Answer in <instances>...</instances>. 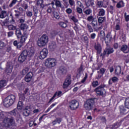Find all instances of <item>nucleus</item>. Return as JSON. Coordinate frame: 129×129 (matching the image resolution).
<instances>
[{"label":"nucleus","mask_w":129,"mask_h":129,"mask_svg":"<svg viewBox=\"0 0 129 129\" xmlns=\"http://www.w3.org/2000/svg\"><path fill=\"white\" fill-rule=\"evenodd\" d=\"M114 52V50H113V48L111 47H108L106 48L104 50V53L105 54H107V55H109V54H111Z\"/></svg>","instance_id":"nucleus-20"},{"label":"nucleus","mask_w":129,"mask_h":129,"mask_svg":"<svg viewBox=\"0 0 129 129\" xmlns=\"http://www.w3.org/2000/svg\"><path fill=\"white\" fill-rule=\"evenodd\" d=\"M106 85L103 84L98 86L94 89V92L96 93V96H101L105 97L106 96V91L105 90Z\"/></svg>","instance_id":"nucleus-3"},{"label":"nucleus","mask_w":129,"mask_h":129,"mask_svg":"<svg viewBox=\"0 0 129 129\" xmlns=\"http://www.w3.org/2000/svg\"><path fill=\"white\" fill-rule=\"evenodd\" d=\"M71 76H68L66 80H64V82L63 84V88H67L70 84H71Z\"/></svg>","instance_id":"nucleus-13"},{"label":"nucleus","mask_w":129,"mask_h":129,"mask_svg":"<svg viewBox=\"0 0 129 129\" xmlns=\"http://www.w3.org/2000/svg\"><path fill=\"white\" fill-rule=\"evenodd\" d=\"M48 55V49L46 48H43L40 52L39 59L43 60L47 57Z\"/></svg>","instance_id":"nucleus-10"},{"label":"nucleus","mask_w":129,"mask_h":129,"mask_svg":"<svg viewBox=\"0 0 129 129\" xmlns=\"http://www.w3.org/2000/svg\"><path fill=\"white\" fill-rule=\"evenodd\" d=\"M77 8H84V6H83V4H82V3L81 2H80V1H78L77 3Z\"/></svg>","instance_id":"nucleus-53"},{"label":"nucleus","mask_w":129,"mask_h":129,"mask_svg":"<svg viewBox=\"0 0 129 129\" xmlns=\"http://www.w3.org/2000/svg\"><path fill=\"white\" fill-rule=\"evenodd\" d=\"M105 20V17H99L98 19V22L99 24H102L103 21Z\"/></svg>","instance_id":"nucleus-49"},{"label":"nucleus","mask_w":129,"mask_h":129,"mask_svg":"<svg viewBox=\"0 0 129 129\" xmlns=\"http://www.w3.org/2000/svg\"><path fill=\"white\" fill-rule=\"evenodd\" d=\"M95 48L97 51L98 53L101 52V46L99 44L95 45Z\"/></svg>","instance_id":"nucleus-38"},{"label":"nucleus","mask_w":129,"mask_h":129,"mask_svg":"<svg viewBox=\"0 0 129 129\" xmlns=\"http://www.w3.org/2000/svg\"><path fill=\"white\" fill-rule=\"evenodd\" d=\"M8 29L9 31H15V30H16L17 29V26L13 24H11L8 26Z\"/></svg>","instance_id":"nucleus-35"},{"label":"nucleus","mask_w":129,"mask_h":129,"mask_svg":"<svg viewBox=\"0 0 129 129\" xmlns=\"http://www.w3.org/2000/svg\"><path fill=\"white\" fill-rule=\"evenodd\" d=\"M66 13L67 14H70L72 13V9L69 8L66 10Z\"/></svg>","instance_id":"nucleus-64"},{"label":"nucleus","mask_w":129,"mask_h":129,"mask_svg":"<svg viewBox=\"0 0 129 129\" xmlns=\"http://www.w3.org/2000/svg\"><path fill=\"white\" fill-rule=\"evenodd\" d=\"M16 30L15 34L17 38H21V37H22V32H21V30H20V28H17Z\"/></svg>","instance_id":"nucleus-34"},{"label":"nucleus","mask_w":129,"mask_h":129,"mask_svg":"<svg viewBox=\"0 0 129 129\" xmlns=\"http://www.w3.org/2000/svg\"><path fill=\"white\" fill-rule=\"evenodd\" d=\"M76 11H77V13H78V14H79V15H81V17L79 18H80V19H83V18H84V16L83 15V10H82V9H81V7H77L76 8Z\"/></svg>","instance_id":"nucleus-17"},{"label":"nucleus","mask_w":129,"mask_h":129,"mask_svg":"<svg viewBox=\"0 0 129 129\" xmlns=\"http://www.w3.org/2000/svg\"><path fill=\"white\" fill-rule=\"evenodd\" d=\"M124 18L126 22H128L129 21V15H126V13H124Z\"/></svg>","instance_id":"nucleus-62"},{"label":"nucleus","mask_w":129,"mask_h":129,"mask_svg":"<svg viewBox=\"0 0 129 129\" xmlns=\"http://www.w3.org/2000/svg\"><path fill=\"white\" fill-rule=\"evenodd\" d=\"M106 70L105 69L101 68V69H100L99 71L97 72V73H100L101 74L103 75V74H104V73H105Z\"/></svg>","instance_id":"nucleus-51"},{"label":"nucleus","mask_w":129,"mask_h":129,"mask_svg":"<svg viewBox=\"0 0 129 129\" xmlns=\"http://www.w3.org/2000/svg\"><path fill=\"white\" fill-rule=\"evenodd\" d=\"M105 36V33H104V32L101 31L100 33V37L101 39H103L104 37Z\"/></svg>","instance_id":"nucleus-57"},{"label":"nucleus","mask_w":129,"mask_h":129,"mask_svg":"<svg viewBox=\"0 0 129 129\" xmlns=\"http://www.w3.org/2000/svg\"><path fill=\"white\" fill-rule=\"evenodd\" d=\"M31 114L30 109H27V107H25V109L23 110V115L24 116H29Z\"/></svg>","instance_id":"nucleus-22"},{"label":"nucleus","mask_w":129,"mask_h":129,"mask_svg":"<svg viewBox=\"0 0 129 129\" xmlns=\"http://www.w3.org/2000/svg\"><path fill=\"white\" fill-rule=\"evenodd\" d=\"M98 85H99V83L98 82V81H94L92 83V87H97Z\"/></svg>","instance_id":"nucleus-44"},{"label":"nucleus","mask_w":129,"mask_h":129,"mask_svg":"<svg viewBox=\"0 0 129 129\" xmlns=\"http://www.w3.org/2000/svg\"><path fill=\"white\" fill-rule=\"evenodd\" d=\"M7 86V81L6 80H2L0 81V89H2L3 87Z\"/></svg>","instance_id":"nucleus-32"},{"label":"nucleus","mask_w":129,"mask_h":129,"mask_svg":"<svg viewBox=\"0 0 129 129\" xmlns=\"http://www.w3.org/2000/svg\"><path fill=\"white\" fill-rule=\"evenodd\" d=\"M29 26L27 25V24H21L20 26L21 30H22L23 31H27V29H28Z\"/></svg>","instance_id":"nucleus-36"},{"label":"nucleus","mask_w":129,"mask_h":129,"mask_svg":"<svg viewBox=\"0 0 129 129\" xmlns=\"http://www.w3.org/2000/svg\"><path fill=\"white\" fill-rule=\"evenodd\" d=\"M9 18H7L4 21H1L0 24L4 27V26H8L9 24Z\"/></svg>","instance_id":"nucleus-31"},{"label":"nucleus","mask_w":129,"mask_h":129,"mask_svg":"<svg viewBox=\"0 0 129 129\" xmlns=\"http://www.w3.org/2000/svg\"><path fill=\"white\" fill-rule=\"evenodd\" d=\"M16 101V96L15 95H9L5 98L4 101V105L5 107H10L15 103Z\"/></svg>","instance_id":"nucleus-4"},{"label":"nucleus","mask_w":129,"mask_h":129,"mask_svg":"<svg viewBox=\"0 0 129 129\" xmlns=\"http://www.w3.org/2000/svg\"><path fill=\"white\" fill-rule=\"evenodd\" d=\"M48 36L44 34L40 38L38 39L37 45L39 47H44L46 46L47 43H48Z\"/></svg>","instance_id":"nucleus-6"},{"label":"nucleus","mask_w":129,"mask_h":129,"mask_svg":"<svg viewBox=\"0 0 129 129\" xmlns=\"http://www.w3.org/2000/svg\"><path fill=\"white\" fill-rule=\"evenodd\" d=\"M104 15H105V10H104L103 9H99L98 16L99 17H103Z\"/></svg>","instance_id":"nucleus-29"},{"label":"nucleus","mask_w":129,"mask_h":129,"mask_svg":"<svg viewBox=\"0 0 129 129\" xmlns=\"http://www.w3.org/2000/svg\"><path fill=\"white\" fill-rule=\"evenodd\" d=\"M33 73L32 72H29L27 75L26 76L30 77L31 79L33 78Z\"/></svg>","instance_id":"nucleus-63"},{"label":"nucleus","mask_w":129,"mask_h":129,"mask_svg":"<svg viewBox=\"0 0 129 129\" xmlns=\"http://www.w3.org/2000/svg\"><path fill=\"white\" fill-rule=\"evenodd\" d=\"M118 78L117 77L114 76L112 77L109 79L108 81V85H112V83H117L118 82Z\"/></svg>","instance_id":"nucleus-16"},{"label":"nucleus","mask_w":129,"mask_h":129,"mask_svg":"<svg viewBox=\"0 0 129 129\" xmlns=\"http://www.w3.org/2000/svg\"><path fill=\"white\" fill-rule=\"evenodd\" d=\"M119 110L121 115H125L128 113V111L126 110V107L122 105L119 106Z\"/></svg>","instance_id":"nucleus-11"},{"label":"nucleus","mask_w":129,"mask_h":129,"mask_svg":"<svg viewBox=\"0 0 129 129\" xmlns=\"http://www.w3.org/2000/svg\"><path fill=\"white\" fill-rule=\"evenodd\" d=\"M57 60L54 58H48L45 60V65H56Z\"/></svg>","instance_id":"nucleus-9"},{"label":"nucleus","mask_w":129,"mask_h":129,"mask_svg":"<svg viewBox=\"0 0 129 129\" xmlns=\"http://www.w3.org/2000/svg\"><path fill=\"white\" fill-rule=\"evenodd\" d=\"M52 18L56 20H60V14L57 11H53L52 12Z\"/></svg>","instance_id":"nucleus-21"},{"label":"nucleus","mask_w":129,"mask_h":129,"mask_svg":"<svg viewBox=\"0 0 129 129\" xmlns=\"http://www.w3.org/2000/svg\"><path fill=\"white\" fill-rule=\"evenodd\" d=\"M25 80L26 82H27L28 83H29V82H30L31 80H32V79H31L30 77H29L26 75L25 77Z\"/></svg>","instance_id":"nucleus-54"},{"label":"nucleus","mask_w":129,"mask_h":129,"mask_svg":"<svg viewBox=\"0 0 129 129\" xmlns=\"http://www.w3.org/2000/svg\"><path fill=\"white\" fill-rule=\"evenodd\" d=\"M110 0H103V3L104 4V6H105V8H107V6H108V4L109 3Z\"/></svg>","instance_id":"nucleus-52"},{"label":"nucleus","mask_w":129,"mask_h":129,"mask_svg":"<svg viewBox=\"0 0 129 129\" xmlns=\"http://www.w3.org/2000/svg\"><path fill=\"white\" fill-rule=\"evenodd\" d=\"M115 73L116 75H120V74L121 73V66H118L116 67Z\"/></svg>","instance_id":"nucleus-23"},{"label":"nucleus","mask_w":129,"mask_h":129,"mask_svg":"<svg viewBox=\"0 0 129 129\" xmlns=\"http://www.w3.org/2000/svg\"><path fill=\"white\" fill-rule=\"evenodd\" d=\"M69 3L70 6H71L72 7H73V6L75 5V2L74 1V0H69Z\"/></svg>","instance_id":"nucleus-60"},{"label":"nucleus","mask_w":129,"mask_h":129,"mask_svg":"<svg viewBox=\"0 0 129 129\" xmlns=\"http://www.w3.org/2000/svg\"><path fill=\"white\" fill-rule=\"evenodd\" d=\"M91 25L94 30L95 31H96V30H101V29H102L101 27H98V23L97 22V20H96V19H95L91 22Z\"/></svg>","instance_id":"nucleus-15"},{"label":"nucleus","mask_w":129,"mask_h":129,"mask_svg":"<svg viewBox=\"0 0 129 129\" xmlns=\"http://www.w3.org/2000/svg\"><path fill=\"white\" fill-rule=\"evenodd\" d=\"M25 99H26V97H25V94H22L19 95V100L24 101Z\"/></svg>","instance_id":"nucleus-48"},{"label":"nucleus","mask_w":129,"mask_h":129,"mask_svg":"<svg viewBox=\"0 0 129 129\" xmlns=\"http://www.w3.org/2000/svg\"><path fill=\"white\" fill-rule=\"evenodd\" d=\"M13 70V66L7 65L5 69V73H7L8 75H10L9 73H11Z\"/></svg>","instance_id":"nucleus-18"},{"label":"nucleus","mask_w":129,"mask_h":129,"mask_svg":"<svg viewBox=\"0 0 129 129\" xmlns=\"http://www.w3.org/2000/svg\"><path fill=\"white\" fill-rule=\"evenodd\" d=\"M111 38V35H110L109 33L107 34L106 37L105 38V42L106 43H110Z\"/></svg>","instance_id":"nucleus-28"},{"label":"nucleus","mask_w":129,"mask_h":129,"mask_svg":"<svg viewBox=\"0 0 129 129\" xmlns=\"http://www.w3.org/2000/svg\"><path fill=\"white\" fill-rule=\"evenodd\" d=\"M58 32L57 31H53L51 32L50 35L52 37H55L56 35H57Z\"/></svg>","instance_id":"nucleus-58"},{"label":"nucleus","mask_w":129,"mask_h":129,"mask_svg":"<svg viewBox=\"0 0 129 129\" xmlns=\"http://www.w3.org/2000/svg\"><path fill=\"white\" fill-rule=\"evenodd\" d=\"M56 104H57V103H53L52 104H51L48 108L45 111V113H47L48 112H49V111H50V110H51V108H53V107H54V106H55V105H56Z\"/></svg>","instance_id":"nucleus-43"},{"label":"nucleus","mask_w":129,"mask_h":129,"mask_svg":"<svg viewBox=\"0 0 129 129\" xmlns=\"http://www.w3.org/2000/svg\"><path fill=\"white\" fill-rule=\"evenodd\" d=\"M30 70L29 68L26 67L22 71V75L24 76V75H26Z\"/></svg>","instance_id":"nucleus-39"},{"label":"nucleus","mask_w":129,"mask_h":129,"mask_svg":"<svg viewBox=\"0 0 129 129\" xmlns=\"http://www.w3.org/2000/svg\"><path fill=\"white\" fill-rule=\"evenodd\" d=\"M25 48L26 49L23 50L18 57V61L21 63H23V62L25 61L28 56V57H32V56L34 55L35 53L34 47L30 43L26 44Z\"/></svg>","instance_id":"nucleus-1"},{"label":"nucleus","mask_w":129,"mask_h":129,"mask_svg":"<svg viewBox=\"0 0 129 129\" xmlns=\"http://www.w3.org/2000/svg\"><path fill=\"white\" fill-rule=\"evenodd\" d=\"M87 74H85V77L82 79V80L81 81V83H84V82H85L86 81V79H87Z\"/></svg>","instance_id":"nucleus-59"},{"label":"nucleus","mask_w":129,"mask_h":129,"mask_svg":"<svg viewBox=\"0 0 129 129\" xmlns=\"http://www.w3.org/2000/svg\"><path fill=\"white\" fill-rule=\"evenodd\" d=\"M87 28L90 33H93V28H92V27H91V25H90L89 24H88L87 25Z\"/></svg>","instance_id":"nucleus-47"},{"label":"nucleus","mask_w":129,"mask_h":129,"mask_svg":"<svg viewBox=\"0 0 129 129\" xmlns=\"http://www.w3.org/2000/svg\"><path fill=\"white\" fill-rule=\"evenodd\" d=\"M57 96V92H55V93L53 94V96L49 99L48 103H51L52 101L54 100V98Z\"/></svg>","instance_id":"nucleus-50"},{"label":"nucleus","mask_w":129,"mask_h":129,"mask_svg":"<svg viewBox=\"0 0 129 129\" xmlns=\"http://www.w3.org/2000/svg\"><path fill=\"white\" fill-rule=\"evenodd\" d=\"M59 26L61 28H67V24L66 23L60 22L58 23Z\"/></svg>","instance_id":"nucleus-45"},{"label":"nucleus","mask_w":129,"mask_h":129,"mask_svg":"<svg viewBox=\"0 0 129 129\" xmlns=\"http://www.w3.org/2000/svg\"><path fill=\"white\" fill-rule=\"evenodd\" d=\"M8 16H9V14L6 11H2L0 14L1 19H5V18L8 17Z\"/></svg>","instance_id":"nucleus-25"},{"label":"nucleus","mask_w":129,"mask_h":129,"mask_svg":"<svg viewBox=\"0 0 129 129\" xmlns=\"http://www.w3.org/2000/svg\"><path fill=\"white\" fill-rule=\"evenodd\" d=\"M116 7L118 9H120V8H122V7H124V3L122 1H120L117 3Z\"/></svg>","instance_id":"nucleus-42"},{"label":"nucleus","mask_w":129,"mask_h":129,"mask_svg":"<svg viewBox=\"0 0 129 129\" xmlns=\"http://www.w3.org/2000/svg\"><path fill=\"white\" fill-rule=\"evenodd\" d=\"M62 121V120L61 119V118H56L55 119H54L52 121V123L53 125H55V124H57V123H58V124H60L61 123V122Z\"/></svg>","instance_id":"nucleus-30"},{"label":"nucleus","mask_w":129,"mask_h":129,"mask_svg":"<svg viewBox=\"0 0 129 129\" xmlns=\"http://www.w3.org/2000/svg\"><path fill=\"white\" fill-rule=\"evenodd\" d=\"M49 49H50V50H52V51H53V50H55V49L57 48V46L56 45V43L53 42L49 43Z\"/></svg>","instance_id":"nucleus-27"},{"label":"nucleus","mask_w":129,"mask_h":129,"mask_svg":"<svg viewBox=\"0 0 129 129\" xmlns=\"http://www.w3.org/2000/svg\"><path fill=\"white\" fill-rule=\"evenodd\" d=\"M26 15H27V17L31 18V17H32L33 16V13H32V12H31V11H27L26 12Z\"/></svg>","instance_id":"nucleus-56"},{"label":"nucleus","mask_w":129,"mask_h":129,"mask_svg":"<svg viewBox=\"0 0 129 129\" xmlns=\"http://www.w3.org/2000/svg\"><path fill=\"white\" fill-rule=\"evenodd\" d=\"M69 107L71 110H76L79 107V102L76 99L69 102Z\"/></svg>","instance_id":"nucleus-8"},{"label":"nucleus","mask_w":129,"mask_h":129,"mask_svg":"<svg viewBox=\"0 0 129 129\" xmlns=\"http://www.w3.org/2000/svg\"><path fill=\"white\" fill-rule=\"evenodd\" d=\"M83 12L84 13V14H85V15H87L88 16L90 15L91 13H92V10H91V9H87L85 10V9H84L83 10Z\"/></svg>","instance_id":"nucleus-40"},{"label":"nucleus","mask_w":129,"mask_h":129,"mask_svg":"<svg viewBox=\"0 0 129 129\" xmlns=\"http://www.w3.org/2000/svg\"><path fill=\"white\" fill-rule=\"evenodd\" d=\"M17 2L16 0H13L12 3L9 5V7L10 8H12V7H13V6H15V5H16V4H17Z\"/></svg>","instance_id":"nucleus-55"},{"label":"nucleus","mask_w":129,"mask_h":129,"mask_svg":"<svg viewBox=\"0 0 129 129\" xmlns=\"http://www.w3.org/2000/svg\"><path fill=\"white\" fill-rule=\"evenodd\" d=\"M86 5L87 7H90L94 5V0H88L86 1Z\"/></svg>","instance_id":"nucleus-33"},{"label":"nucleus","mask_w":129,"mask_h":129,"mask_svg":"<svg viewBox=\"0 0 129 129\" xmlns=\"http://www.w3.org/2000/svg\"><path fill=\"white\" fill-rule=\"evenodd\" d=\"M6 114L0 110V120H3L4 125L7 127H11L15 125V117H6Z\"/></svg>","instance_id":"nucleus-2"},{"label":"nucleus","mask_w":129,"mask_h":129,"mask_svg":"<svg viewBox=\"0 0 129 129\" xmlns=\"http://www.w3.org/2000/svg\"><path fill=\"white\" fill-rule=\"evenodd\" d=\"M97 6L99 8H105L103 1H97Z\"/></svg>","instance_id":"nucleus-41"},{"label":"nucleus","mask_w":129,"mask_h":129,"mask_svg":"<svg viewBox=\"0 0 129 129\" xmlns=\"http://www.w3.org/2000/svg\"><path fill=\"white\" fill-rule=\"evenodd\" d=\"M57 92V98L59 97H61V96H62V91H58V92L56 91Z\"/></svg>","instance_id":"nucleus-61"},{"label":"nucleus","mask_w":129,"mask_h":129,"mask_svg":"<svg viewBox=\"0 0 129 129\" xmlns=\"http://www.w3.org/2000/svg\"><path fill=\"white\" fill-rule=\"evenodd\" d=\"M93 104H94V99L91 98L87 100L84 103V107L86 110L90 111V110H92Z\"/></svg>","instance_id":"nucleus-7"},{"label":"nucleus","mask_w":129,"mask_h":129,"mask_svg":"<svg viewBox=\"0 0 129 129\" xmlns=\"http://www.w3.org/2000/svg\"><path fill=\"white\" fill-rule=\"evenodd\" d=\"M87 20L88 22H93V21H95V18L92 15H90L88 17Z\"/></svg>","instance_id":"nucleus-46"},{"label":"nucleus","mask_w":129,"mask_h":129,"mask_svg":"<svg viewBox=\"0 0 129 129\" xmlns=\"http://www.w3.org/2000/svg\"><path fill=\"white\" fill-rule=\"evenodd\" d=\"M56 8H62V4L58 0H54Z\"/></svg>","instance_id":"nucleus-37"},{"label":"nucleus","mask_w":129,"mask_h":129,"mask_svg":"<svg viewBox=\"0 0 129 129\" xmlns=\"http://www.w3.org/2000/svg\"><path fill=\"white\" fill-rule=\"evenodd\" d=\"M121 51L125 53H128L129 47L126 45H123L121 47Z\"/></svg>","instance_id":"nucleus-19"},{"label":"nucleus","mask_w":129,"mask_h":129,"mask_svg":"<svg viewBox=\"0 0 129 129\" xmlns=\"http://www.w3.org/2000/svg\"><path fill=\"white\" fill-rule=\"evenodd\" d=\"M14 46L17 47V49H21L23 47V44L20 42H18V41L15 40L13 42Z\"/></svg>","instance_id":"nucleus-24"},{"label":"nucleus","mask_w":129,"mask_h":129,"mask_svg":"<svg viewBox=\"0 0 129 129\" xmlns=\"http://www.w3.org/2000/svg\"><path fill=\"white\" fill-rule=\"evenodd\" d=\"M57 72L59 74H61V75H64L67 73V69L65 68L64 66H61L59 67V69L57 70Z\"/></svg>","instance_id":"nucleus-14"},{"label":"nucleus","mask_w":129,"mask_h":129,"mask_svg":"<svg viewBox=\"0 0 129 129\" xmlns=\"http://www.w3.org/2000/svg\"><path fill=\"white\" fill-rule=\"evenodd\" d=\"M27 38H28V35L24 34V35H23L21 36V40L19 43L21 44H22V46L24 45V43L26 42V40H27Z\"/></svg>","instance_id":"nucleus-26"},{"label":"nucleus","mask_w":129,"mask_h":129,"mask_svg":"<svg viewBox=\"0 0 129 129\" xmlns=\"http://www.w3.org/2000/svg\"><path fill=\"white\" fill-rule=\"evenodd\" d=\"M23 101H21L19 100L18 103L17 104V109H14L12 111L8 112L9 114L14 116L16 118H18L20 117V113L19 112V109H22L23 105Z\"/></svg>","instance_id":"nucleus-5"},{"label":"nucleus","mask_w":129,"mask_h":129,"mask_svg":"<svg viewBox=\"0 0 129 129\" xmlns=\"http://www.w3.org/2000/svg\"><path fill=\"white\" fill-rule=\"evenodd\" d=\"M121 124V121L119 122H116L113 124L111 125L110 126H107L106 127V129H118L120 125Z\"/></svg>","instance_id":"nucleus-12"}]
</instances>
